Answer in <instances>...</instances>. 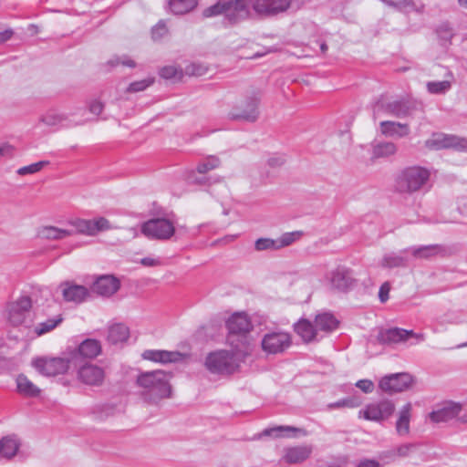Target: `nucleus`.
Returning <instances> with one entry per match:
<instances>
[{
    "label": "nucleus",
    "instance_id": "obj_51",
    "mask_svg": "<svg viewBox=\"0 0 467 467\" xmlns=\"http://www.w3.org/2000/svg\"><path fill=\"white\" fill-rule=\"evenodd\" d=\"M168 33V28L166 24L163 21H160L155 26L151 29V37L153 40L157 41L161 39Z\"/></svg>",
    "mask_w": 467,
    "mask_h": 467
},
{
    "label": "nucleus",
    "instance_id": "obj_37",
    "mask_svg": "<svg viewBox=\"0 0 467 467\" xmlns=\"http://www.w3.org/2000/svg\"><path fill=\"white\" fill-rule=\"evenodd\" d=\"M417 448L418 444L416 443H404L383 452L382 458H388L391 461H394L397 458L409 457L412 452L415 451Z\"/></svg>",
    "mask_w": 467,
    "mask_h": 467
},
{
    "label": "nucleus",
    "instance_id": "obj_36",
    "mask_svg": "<svg viewBox=\"0 0 467 467\" xmlns=\"http://www.w3.org/2000/svg\"><path fill=\"white\" fill-rule=\"evenodd\" d=\"M101 352V344L99 340L88 338L78 346V353L83 358H95Z\"/></svg>",
    "mask_w": 467,
    "mask_h": 467
},
{
    "label": "nucleus",
    "instance_id": "obj_16",
    "mask_svg": "<svg viewBox=\"0 0 467 467\" xmlns=\"http://www.w3.org/2000/svg\"><path fill=\"white\" fill-rule=\"evenodd\" d=\"M412 381V377L409 373H396L383 377L379 386L382 391L392 394L408 389Z\"/></svg>",
    "mask_w": 467,
    "mask_h": 467
},
{
    "label": "nucleus",
    "instance_id": "obj_38",
    "mask_svg": "<svg viewBox=\"0 0 467 467\" xmlns=\"http://www.w3.org/2000/svg\"><path fill=\"white\" fill-rule=\"evenodd\" d=\"M130 336L129 327L123 324H115L109 328L108 340L111 344L125 342Z\"/></svg>",
    "mask_w": 467,
    "mask_h": 467
},
{
    "label": "nucleus",
    "instance_id": "obj_35",
    "mask_svg": "<svg viewBox=\"0 0 467 467\" xmlns=\"http://www.w3.org/2000/svg\"><path fill=\"white\" fill-rule=\"evenodd\" d=\"M297 433L306 435V431L303 429L292 426H276L265 429L263 431V435L275 438L295 437Z\"/></svg>",
    "mask_w": 467,
    "mask_h": 467
},
{
    "label": "nucleus",
    "instance_id": "obj_15",
    "mask_svg": "<svg viewBox=\"0 0 467 467\" xmlns=\"http://www.w3.org/2000/svg\"><path fill=\"white\" fill-rule=\"evenodd\" d=\"M254 13L263 16H273L285 12L292 0H250Z\"/></svg>",
    "mask_w": 467,
    "mask_h": 467
},
{
    "label": "nucleus",
    "instance_id": "obj_14",
    "mask_svg": "<svg viewBox=\"0 0 467 467\" xmlns=\"http://www.w3.org/2000/svg\"><path fill=\"white\" fill-rule=\"evenodd\" d=\"M395 406L390 400H381L368 404L359 411V416L372 421H383L389 419L394 412Z\"/></svg>",
    "mask_w": 467,
    "mask_h": 467
},
{
    "label": "nucleus",
    "instance_id": "obj_34",
    "mask_svg": "<svg viewBox=\"0 0 467 467\" xmlns=\"http://www.w3.org/2000/svg\"><path fill=\"white\" fill-rule=\"evenodd\" d=\"M38 234L45 239L48 240H61L74 234V231L67 228H59L56 226H43Z\"/></svg>",
    "mask_w": 467,
    "mask_h": 467
},
{
    "label": "nucleus",
    "instance_id": "obj_42",
    "mask_svg": "<svg viewBox=\"0 0 467 467\" xmlns=\"http://www.w3.org/2000/svg\"><path fill=\"white\" fill-rule=\"evenodd\" d=\"M198 4V0H171L170 8L175 15H183L192 11Z\"/></svg>",
    "mask_w": 467,
    "mask_h": 467
},
{
    "label": "nucleus",
    "instance_id": "obj_49",
    "mask_svg": "<svg viewBox=\"0 0 467 467\" xmlns=\"http://www.w3.org/2000/svg\"><path fill=\"white\" fill-rule=\"evenodd\" d=\"M207 67L202 64L192 63L186 66L184 72L188 76L200 77L206 73Z\"/></svg>",
    "mask_w": 467,
    "mask_h": 467
},
{
    "label": "nucleus",
    "instance_id": "obj_30",
    "mask_svg": "<svg viewBox=\"0 0 467 467\" xmlns=\"http://www.w3.org/2000/svg\"><path fill=\"white\" fill-rule=\"evenodd\" d=\"M408 253L409 249H404L402 251H400L399 253L386 254L380 261V265L384 268L389 269L396 267H404L407 265Z\"/></svg>",
    "mask_w": 467,
    "mask_h": 467
},
{
    "label": "nucleus",
    "instance_id": "obj_23",
    "mask_svg": "<svg viewBox=\"0 0 467 467\" xmlns=\"http://www.w3.org/2000/svg\"><path fill=\"white\" fill-rule=\"evenodd\" d=\"M60 287L63 298L67 302L80 304L85 301L89 295L87 287L70 282L62 283Z\"/></svg>",
    "mask_w": 467,
    "mask_h": 467
},
{
    "label": "nucleus",
    "instance_id": "obj_55",
    "mask_svg": "<svg viewBox=\"0 0 467 467\" xmlns=\"http://www.w3.org/2000/svg\"><path fill=\"white\" fill-rule=\"evenodd\" d=\"M390 290V285L389 282H385L381 285L379 291V298L381 303H385L389 299V293Z\"/></svg>",
    "mask_w": 467,
    "mask_h": 467
},
{
    "label": "nucleus",
    "instance_id": "obj_28",
    "mask_svg": "<svg viewBox=\"0 0 467 467\" xmlns=\"http://www.w3.org/2000/svg\"><path fill=\"white\" fill-rule=\"evenodd\" d=\"M461 412V406L459 404H450L444 406L437 410H433L430 414V419L433 422H446L449 421L455 417H457Z\"/></svg>",
    "mask_w": 467,
    "mask_h": 467
},
{
    "label": "nucleus",
    "instance_id": "obj_22",
    "mask_svg": "<svg viewBox=\"0 0 467 467\" xmlns=\"http://www.w3.org/2000/svg\"><path fill=\"white\" fill-rule=\"evenodd\" d=\"M258 104L259 99L257 98H250L244 102L243 109H234L231 112V118L236 120L254 122L259 115Z\"/></svg>",
    "mask_w": 467,
    "mask_h": 467
},
{
    "label": "nucleus",
    "instance_id": "obj_12",
    "mask_svg": "<svg viewBox=\"0 0 467 467\" xmlns=\"http://www.w3.org/2000/svg\"><path fill=\"white\" fill-rule=\"evenodd\" d=\"M302 235L301 232H289L285 233L275 239L272 238H259L254 243V249L256 251H277L284 247L291 245Z\"/></svg>",
    "mask_w": 467,
    "mask_h": 467
},
{
    "label": "nucleus",
    "instance_id": "obj_31",
    "mask_svg": "<svg viewBox=\"0 0 467 467\" xmlns=\"http://www.w3.org/2000/svg\"><path fill=\"white\" fill-rule=\"evenodd\" d=\"M16 383L17 392L24 397L34 398L40 394V389L24 374L16 377Z\"/></svg>",
    "mask_w": 467,
    "mask_h": 467
},
{
    "label": "nucleus",
    "instance_id": "obj_27",
    "mask_svg": "<svg viewBox=\"0 0 467 467\" xmlns=\"http://www.w3.org/2000/svg\"><path fill=\"white\" fill-rule=\"evenodd\" d=\"M379 126L381 133L387 137L402 138L408 136L410 133L408 124L385 120L381 121Z\"/></svg>",
    "mask_w": 467,
    "mask_h": 467
},
{
    "label": "nucleus",
    "instance_id": "obj_53",
    "mask_svg": "<svg viewBox=\"0 0 467 467\" xmlns=\"http://www.w3.org/2000/svg\"><path fill=\"white\" fill-rule=\"evenodd\" d=\"M356 405L351 399H343L337 402L329 403L327 405L329 410L339 409V408H343V407L353 408Z\"/></svg>",
    "mask_w": 467,
    "mask_h": 467
},
{
    "label": "nucleus",
    "instance_id": "obj_40",
    "mask_svg": "<svg viewBox=\"0 0 467 467\" xmlns=\"http://www.w3.org/2000/svg\"><path fill=\"white\" fill-rule=\"evenodd\" d=\"M397 147L392 142H380L372 148V159L388 158L396 153Z\"/></svg>",
    "mask_w": 467,
    "mask_h": 467
},
{
    "label": "nucleus",
    "instance_id": "obj_48",
    "mask_svg": "<svg viewBox=\"0 0 467 467\" xmlns=\"http://www.w3.org/2000/svg\"><path fill=\"white\" fill-rule=\"evenodd\" d=\"M64 117L55 111H47L40 118V121L47 126H57L62 123Z\"/></svg>",
    "mask_w": 467,
    "mask_h": 467
},
{
    "label": "nucleus",
    "instance_id": "obj_11",
    "mask_svg": "<svg viewBox=\"0 0 467 467\" xmlns=\"http://www.w3.org/2000/svg\"><path fill=\"white\" fill-rule=\"evenodd\" d=\"M33 367L43 376L54 377L63 374L69 368V361L63 358H39L32 362Z\"/></svg>",
    "mask_w": 467,
    "mask_h": 467
},
{
    "label": "nucleus",
    "instance_id": "obj_39",
    "mask_svg": "<svg viewBox=\"0 0 467 467\" xmlns=\"http://www.w3.org/2000/svg\"><path fill=\"white\" fill-rule=\"evenodd\" d=\"M19 449V442L14 436H6L0 441V455L6 459L14 457Z\"/></svg>",
    "mask_w": 467,
    "mask_h": 467
},
{
    "label": "nucleus",
    "instance_id": "obj_9",
    "mask_svg": "<svg viewBox=\"0 0 467 467\" xmlns=\"http://www.w3.org/2000/svg\"><path fill=\"white\" fill-rule=\"evenodd\" d=\"M292 345L291 335L285 331H272L263 336L261 340L262 350L267 355L284 353Z\"/></svg>",
    "mask_w": 467,
    "mask_h": 467
},
{
    "label": "nucleus",
    "instance_id": "obj_57",
    "mask_svg": "<svg viewBox=\"0 0 467 467\" xmlns=\"http://www.w3.org/2000/svg\"><path fill=\"white\" fill-rule=\"evenodd\" d=\"M103 104L99 100H93L89 104V111L95 115H99L103 110Z\"/></svg>",
    "mask_w": 467,
    "mask_h": 467
},
{
    "label": "nucleus",
    "instance_id": "obj_41",
    "mask_svg": "<svg viewBox=\"0 0 467 467\" xmlns=\"http://www.w3.org/2000/svg\"><path fill=\"white\" fill-rule=\"evenodd\" d=\"M89 233L88 236H96L101 232L114 229L110 222L102 216L95 217L89 220Z\"/></svg>",
    "mask_w": 467,
    "mask_h": 467
},
{
    "label": "nucleus",
    "instance_id": "obj_13",
    "mask_svg": "<svg viewBox=\"0 0 467 467\" xmlns=\"http://www.w3.org/2000/svg\"><path fill=\"white\" fill-rule=\"evenodd\" d=\"M77 378L84 385L100 387L105 381L106 372L104 368L99 365L86 363L78 368Z\"/></svg>",
    "mask_w": 467,
    "mask_h": 467
},
{
    "label": "nucleus",
    "instance_id": "obj_58",
    "mask_svg": "<svg viewBox=\"0 0 467 467\" xmlns=\"http://www.w3.org/2000/svg\"><path fill=\"white\" fill-rule=\"evenodd\" d=\"M285 161V159L282 156H274L268 159V165L271 167H278L281 166Z\"/></svg>",
    "mask_w": 467,
    "mask_h": 467
},
{
    "label": "nucleus",
    "instance_id": "obj_61",
    "mask_svg": "<svg viewBox=\"0 0 467 467\" xmlns=\"http://www.w3.org/2000/svg\"><path fill=\"white\" fill-rule=\"evenodd\" d=\"M12 35H13L12 30H5L3 32H0V42H5V41L10 39Z\"/></svg>",
    "mask_w": 467,
    "mask_h": 467
},
{
    "label": "nucleus",
    "instance_id": "obj_44",
    "mask_svg": "<svg viewBox=\"0 0 467 467\" xmlns=\"http://www.w3.org/2000/svg\"><path fill=\"white\" fill-rule=\"evenodd\" d=\"M160 76L165 79H180L183 76V71L175 66H165L161 68Z\"/></svg>",
    "mask_w": 467,
    "mask_h": 467
},
{
    "label": "nucleus",
    "instance_id": "obj_25",
    "mask_svg": "<svg viewBox=\"0 0 467 467\" xmlns=\"http://www.w3.org/2000/svg\"><path fill=\"white\" fill-rule=\"evenodd\" d=\"M408 249L417 258H430L435 255L445 256L449 254V249L441 244L423 245Z\"/></svg>",
    "mask_w": 467,
    "mask_h": 467
},
{
    "label": "nucleus",
    "instance_id": "obj_24",
    "mask_svg": "<svg viewBox=\"0 0 467 467\" xmlns=\"http://www.w3.org/2000/svg\"><path fill=\"white\" fill-rule=\"evenodd\" d=\"M313 451L311 445H300L285 449L284 460L287 463H301L308 459Z\"/></svg>",
    "mask_w": 467,
    "mask_h": 467
},
{
    "label": "nucleus",
    "instance_id": "obj_60",
    "mask_svg": "<svg viewBox=\"0 0 467 467\" xmlns=\"http://www.w3.org/2000/svg\"><path fill=\"white\" fill-rule=\"evenodd\" d=\"M12 152H13L12 146L6 145V144L0 146V155H2V156L11 155Z\"/></svg>",
    "mask_w": 467,
    "mask_h": 467
},
{
    "label": "nucleus",
    "instance_id": "obj_56",
    "mask_svg": "<svg viewBox=\"0 0 467 467\" xmlns=\"http://www.w3.org/2000/svg\"><path fill=\"white\" fill-rule=\"evenodd\" d=\"M140 264L143 266L153 267V266L161 265V262L160 259H157V258L144 257V258L140 259Z\"/></svg>",
    "mask_w": 467,
    "mask_h": 467
},
{
    "label": "nucleus",
    "instance_id": "obj_32",
    "mask_svg": "<svg viewBox=\"0 0 467 467\" xmlns=\"http://www.w3.org/2000/svg\"><path fill=\"white\" fill-rule=\"evenodd\" d=\"M411 410V403L408 402L399 411V417L396 421V431L400 436H406L410 432Z\"/></svg>",
    "mask_w": 467,
    "mask_h": 467
},
{
    "label": "nucleus",
    "instance_id": "obj_29",
    "mask_svg": "<svg viewBox=\"0 0 467 467\" xmlns=\"http://www.w3.org/2000/svg\"><path fill=\"white\" fill-rule=\"evenodd\" d=\"M444 70L445 78L442 81L427 82L426 88L429 93L441 95L447 93L451 88V84L454 79L453 74L447 68H445Z\"/></svg>",
    "mask_w": 467,
    "mask_h": 467
},
{
    "label": "nucleus",
    "instance_id": "obj_52",
    "mask_svg": "<svg viewBox=\"0 0 467 467\" xmlns=\"http://www.w3.org/2000/svg\"><path fill=\"white\" fill-rule=\"evenodd\" d=\"M108 63L112 67L122 65L129 67H134L136 66L135 61L127 56L114 57L110 59Z\"/></svg>",
    "mask_w": 467,
    "mask_h": 467
},
{
    "label": "nucleus",
    "instance_id": "obj_6",
    "mask_svg": "<svg viewBox=\"0 0 467 467\" xmlns=\"http://www.w3.org/2000/svg\"><path fill=\"white\" fill-rule=\"evenodd\" d=\"M32 302L28 296H21L7 306L8 321L14 327L30 328L33 324L31 317Z\"/></svg>",
    "mask_w": 467,
    "mask_h": 467
},
{
    "label": "nucleus",
    "instance_id": "obj_8",
    "mask_svg": "<svg viewBox=\"0 0 467 467\" xmlns=\"http://www.w3.org/2000/svg\"><path fill=\"white\" fill-rule=\"evenodd\" d=\"M140 231L149 239L168 240L174 234L175 227L168 219L154 218L143 223Z\"/></svg>",
    "mask_w": 467,
    "mask_h": 467
},
{
    "label": "nucleus",
    "instance_id": "obj_33",
    "mask_svg": "<svg viewBox=\"0 0 467 467\" xmlns=\"http://www.w3.org/2000/svg\"><path fill=\"white\" fill-rule=\"evenodd\" d=\"M338 323V320L329 312L320 313L315 318V326L317 332H332L337 327Z\"/></svg>",
    "mask_w": 467,
    "mask_h": 467
},
{
    "label": "nucleus",
    "instance_id": "obj_20",
    "mask_svg": "<svg viewBox=\"0 0 467 467\" xmlns=\"http://www.w3.org/2000/svg\"><path fill=\"white\" fill-rule=\"evenodd\" d=\"M427 145L437 150L444 148H454L459 150L467 151V139L459 138L453 135L438 134L427 141Z\"/></svg>",
    "mask_w": 467,
    "mask_h": 467
},
{
    "label": "nucleus",
    "instance_id": "obj_47",
    "mask_svg": "<svg viewBox=\"0 0 467 467\" xmlns=\"http://www.w3.org/2000/svg\"><path fill=\"white\" fill-rule=\"evenodd\" d=\"M49 162L47 161H41L38 162H35L32 164H29L27 166L21 167L17 170V174L21 176H25L27 174H34L38 171H40L46 165H47Z\"/></svg>",
    "mask_w": 467,
    "mask_h": 467
},
{
    "label": "nucleus",
    "instance_id": "obj_1",
    "mask_svg": "<svg viewBox=\"0 0 467 467\" xmlns=\"http://www.w3.org/2000/svg\"><path fill=\"white\" fill-rule=\"evenodd\" d=\"M171 373L161 369L140 372L136 385L140 389L141 398L150 403H158L163 399L171 398Z\"/></svg>",
    "mask_w": 467,
    "mask_h": 467
},
{
    "label": "nucleus",
    "instance_id": "obj_62",
    "mask_svg": "<svg viewBox=\"0 0 467 467\" xmlns=\"http://www.w3.org/2000/svg\"><path fill=\"white\" fill-rule=\"evenodd\" d=\"M320 49H321L322 53H325L327 50V46L325 43H322L320 45Z\"/></svg>",
    "mask_w": 467,
    "mask_h": 467
},
{
    "label": "nucleus",
    "instance_id": "obj_3",
    "mask_svg": "<svg viewBox=\"0 0 467 467\" xmlns=\"http://www.w3.org/2000/svg\"><path fill=\"white\" fill-rule=\"evenodd\" d=\"M250 0H218L216 4L205 8L204 17L223 15L230 24H236L250 16Z\"/></svg>",
    "mask_w": 467,
    "mask_h": 467
},
{
    "label": "nucleus",
    "instance_id": "obj_64",
    "mask_svg": "<svg viewBox=\"0 0 467 467\" xmlns=\"http://www.w3.org/2000/svg\"><path fill=\"white\" fill-rule=\"evenodd\" d=\"M458 2L462 6L467 8V0H458Z\"/></svg>",
    "mask_w": 467,
    "mask_h": 467
},
{
    "label": "nucleus",
    "instance_id": "obj_4",
    "mask_svg": "<svg viewBox=\"0 0 467 467\" xmlns=\"http://www.w3.org/2000/svg\"><path fill=\"white\" fill-rule=\"evenodd\" d=\"M228 329L227 342L232 348L239 345L240 348L247 349L249 354V338L247 335L253 328L252 322L245 313H235L226 322Z\"/></svg>",
    "mask_w": 467,
    "mask_h": 467
},
{
    "label": "nucleus",
    "instance_id": "obj_18",
    "mask_svg": "<svg viewBox=\"0 0 467 467\" xmlns=\"http://www.w3.org/2000/svg\"><path fill=\"white\" fill-rule=\"evenodd\" d=\"M220 165V159L214 155H210L197 164L196 171L202 176L198 177L196 173L192 171L188 180L190 182L195 184L210 183V178L205 177L204 174L218 168Z\"/></svg>",
    "mask_w": 467,
    "mask_h": 467
},
{
    "label": "nucleus",
    "instance_id": "obj_45",
    "mask_svg": "<svg viewBox=\"0 0 467 467\" xmlns=\"http://www.w3.org/2000/svg\"><path fill=\"white\" fill-rule=\"evenodd\" d=\"M68 224L71 225L74 229L75 234H81L88 236L89 233V220L87 219H74L68 222Z\"/></svg>",
    "mask_w": 467,
    "mask_h": 467
},
{
    "label": "nucleus",
    "instance_id": "obj_54",
    "mask_svg": "<svg viewBox=\"0 0 467 467\" xmlns=\"http://www.w3.org/2000/svg\"><path fill=\"white\" fill-rule=\"evenodd\" d=\"M356 386L365 393H371L374 389V383L369 379H360Z\"/></svg>",
    "mask_w": 467,
    "mask_h": 467
},
{
    "label": "nucleus",
    "instance_id": "obj_43",
    "mask_svg": "<svg viewBox=\"0 0 467 467\" xmlns=\"http://www.w3.org/2000/svg\"><path fill=\"white\" fill-rule=\"evenodd\" d=\"M62 322L61 317H56L53 318H49L45 322L39 323L35 328L34 333L36 336H42L47 332H50L55 327H57Z\"/></svg>",
    "mask_w": 467,
    "mask_h": 467
},
{
    "label": "nucleus",
    "instance_id": "obj_17",
    "mask_svg": "<svg viewBox=\"0 0 467 467\" xmlns=\"http://www.w3.org/2000/svg\"><path fill=\"white\" fill-rule=\"evenodd\" d=\"M331 289L347 292L355 284L351 271L344 266H337L327 275Z\"/></svg>",
    "mask_w": 467,
    "mask_h": 467
},
{
    "label": "nucleus",
    "instance_id": "obj_7",
    "mask_svg": "<svg viewBox=\"0 0 467 467\" xmlns=\"http://www.w3.org/2000/svg\"><path fill=\"white\" fill-rule=\"evenodd\" d=\"M414 109V103L406 98L389 99L381 97L375 105V110H382L386 114L397 118H405Z\"/></svg>",
    "mask_w": 467,
    "mask_h": 467
},
{
    "label": "nucleus",
    "instance_id": "obj_59",
    "mask_svg": "<svg viewBox=\"0 0 467 467\" xmlns=\"http://www.w3.org/2000/svg\"><path fill=\"white\" fill-rule=\"evenodd\" d=\"M358 467H379V463L373 460H365L360 462Z\"/></svg>",
    "mask_w": 467,
    "mask_h": 467
},
{
    "label": "nucleus",
    "instance_id": "obj_19",
    "mask_svg": "<svg viewBox=\"0 0 467 467\" xmlns=\"http://www.w3.org/2000/svg\"><path fill=\"white\" fill-rule=\"evenodd\" d=\"M120 288V281L112 275L99 276L92 285V290L103 297L113 296Z\"/></svg>",
    "mask_w": 467,
    "mask_h": 467
},
{
    "label": "nucleus",
    "instance_id": "obj_21",
    "mask_svg": "<svg viewBox=\"0 0 467 467\" xmlns=\"http://www.w3.org/2000/svg\"><path fill=\"white\" fill-rule=\"evenodd\" d=\"M141 357L145 360L161 364H168L182 361L186 355L179 351L147 349L143 351Z\"/></svg>",
    "mask_w": 467,
    "mask_h": 467
},
{
    "label": "nucleus",
    "instance_id": "obj_5",
    "mask_svg": "<svg viewBox=\"0 0 467 467\" xmlns=\"http://www.w3.org/2000/svg\"><path fill=\"white\" fill-rule=\"evenodd\" d=\"M431 171L421 166H410L401 171L396 182L400 192L412 193L421 190L428 182Z\"/></svg>",
    "mask_w": 467,
    "mask_h": 467
},
{
    "label": "nucleus",
    "instance_id": "obj_26",
    "mask_svg": "<svg viewBox=\"0 0 467 467\" xmlns=\"http://www.w3.org/2000/svg\"><path fill=\"white\" fill-rule=\"evenodd\" d=\"M295 332L306 343L311 342L317 338V331L315 324L313 325L309 320L301 318L294 325Z\"/></svg>",
    "mask_w": 467,
    "mask_h": 467
},
{
    "label": "nucleus",
    "instance_id": "obj_46",
    "mask_svg": "<svg viewBox=\"0 0 467 467\" xmlns=\"http://www.w3.org/2000/svg\"><path fill=\"white\" fill-rule=\"evenodd\" d=\"M154 83L153 78H147L145 79L134 81L127 88V92L135 93L145 90L147 88Z\"/></svg>",
    "mask_w": 467,
    "mask_h": 467
},
{
    "label": "nucleus",
    "instance_id": "obj_63",
    "mask_svg": "<svg viewBox=\"0 0 467 467\" xmlns=\"http://www.w3.org/2000/svg\"><path fill=\"white\" fill-rule=\"evenodd\" d=\"M461 421L463 422V423H467V413L462 414L461 416Z\"/></svg>",
    "mask_w": 467,
    "mask_h": 467
},
{
    "label": "nucleus",
    "instance_id": "obj_2",
    "mask_svg": "<svg viewBox=\"0 0 467 467\" xmlns=\"http://www.w3.org/2000/svg\"><path fill=\"white\" fill-rule=\"evenodd\" d=\"M247 355V349L240 348L237 344L232 350H218L210 353L205 359V366L210 372L214 374H233Z\"/></svg>",
    "mask_w": 467,
    "mask_h": 467
},
{
    "label": "nucleus",
    "instance_id": "obj_50",
    "mask_svg": "<svg viewBox=\"0 0 467 467\" xmlns=\"http://www.w3.org/2000/svg\"><path fill=\"white\" fill-rule=\"evenodd\" d=\"M437 35L442 41L449 42L453 36V30L448 23L441 24L437 29Z\"/></svg>",
    "mask_w": 467,
    "mask_h": 467
},
{
    "label": "nucleus",
    "instance_id": "obj_10",
    "mask_svg": "<svg viewBox=\"0 0 467 467\" xmlns=\"http://www.w3.org/2000/svg\"><path fill=\"white\" fill-rule=\"evenodd\" d=\"M410 337L415 338L418 342H422L425 339V335L422 333H415L413 330L393 327L381 329L377 336V341L380 345L393 346L406 342Z\"/></svg>",
    "mask_w": 467,
    "mask_h": 467
}]
</instances>
